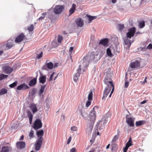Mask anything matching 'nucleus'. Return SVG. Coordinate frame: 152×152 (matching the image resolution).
Here are the masks:
<instances>
[{
  "label": "nucleus",
  "instance_id": "4c0bfd02",
  "mask_svg": "<svg viewBox=\"0 0 152 152\" xmlns=\"http://www.w3.org/2000/svg\"><path fill=\"white\" fill-rule=\"evenodd\" d=\"M43 53L42 51H41L39 54H37L36 58L38 59H39L41 58L42 56Z\"/></svg>",
  "mask_w": 152,
  "mask_h": 152
},
{
  "label": "nucleus",
  "instance_id": "423d86ee",
  "mask_svg": "<svg viewBox=\"0 0 152 152\" xmlns=\"http://www.w3.org/2000/svg\"><path fill=\"white\" fill-rule=\"evenodd\" d=\"M136 31L135 27L131 28L129 30L128 32L126 33V37L127 38L131 39L133 37Z\"/></svg>",
  "mask_w": 152,
  "mask_h": 152
},
{
  "label": "nucleus",
  "instance_id": "69168bd1",
  "mask_svg": "<svg viewBox=\"0 0 152 152\" xmlns=\"http://www.w3.org/2000/svg\"><path fill=\"white\" fill-rule=\"evenodd\" d=\"M3 53V50H0V56Z\"/></svg>",
  "mask_w": 152,
  "mask_h": 152
},
{
  "label": "nucleus",
  "instance_id": "f704fd0d",
  "mask_svg": "<svg viewBox=\"0 0 152 152\" xmlns=\"http://www.w3.org/2000/svg\"><path fill=\"white\" fill-rule=\"evenodd\" d=\"M36 93V89L35 88H33L29 91V93H31L32 96H34L35 95Z\"/></svg>",
  "mask_w": 152,
  "mask_h": 152
},
{
  "label": "nucleus",
  "instance_id": "09e8293b",
  "mask_svg": "<svg viewBox=\"0 0 152 152\" xmlns=\"http://www.w3.org/2000/svg\"><path fill=\"white\" fill-rule=\"evenodd\" d=\"M129 85V82H125V88H127Z\"/></svg>",
  "mask_w": 152,
  "mask_h": 152
},
{
  "label": "nucleus",
  "instance_id": "1a4fd4ad",
  "mask_svg": "<svg viewBox=\"0 0 152 152\" xmlns=\"http://www.w3.org/2000/svg\"><path fill=\"white\" fill-rule=\"evenodd\" d=\"M107 121H99L97 122L96 126L97 127L99 130H101L105 127Z\"/></svg>",
  "mask_w": 152,
  "mask_h": 152
},
{
  "label": "nucleus",
  "instance_id": "4468645a",
  "mask_svg": "<svg viewBox=\"0 0 152 152\" xmlns=\"http://www.w3.org/2000/svg\"><path fill=\"white\" fill-rule=\"evenodd\" d=\"M29 88L28 86L26 83H23L18 86L16 89L18 90H24Z\"/></svg>",
  "mask_w": 152,
  "mask_h": 152
},
{
  "label": "nucleus",
  "instance_id": "ddd939ff",
  "mask_svg": "<svg viewBox=\"0 0 152 152\" xmlns=\"http://www.w3.org/2000/svg\"><path fill=\"white\" fill-rule=\"evenodd\" d=\"M81 70V66H79L78 69L77 70V72L73 76V80L75 82H76L78 79V77L80 76V72Z\"/></svg>",
  "mask_w": 152,
  "mask_h": 152
},
{
  "label": "nucleus",
  "instance_id": "338daca9",
  "mask_svg": "<svg viewBox=\"0 0 152 152\" xmlns=\"http://www.w3.org/2000/svg\"><path fill=\"white\" fill-rule=\"evenodd\" d=\"M116 0H112V2L113 3H115L116 2Z\"/></svg>",
  "mask_w": 152,
  "mask_h": 152
},
{
  "label": "nucleus",
  "instance_id": "2eb2a0df",
  "mask_svg": "<svg viewBox=\"0 0 152 152\" xmlns=\"http://www.w3.org/2000/svg\"><path fill=\"white\" fill-rule=\"evenodd\" d=\"M53 67V64L51 62L46 63L43 66V68L45 70H47L48 69H51Z\"/></svg>",
  "mask_w": 152,
  "mask_h": 152
},
{
  "label": "nucleus",
  "instance_id": "6e6552de",
  "mask_svg": "<svg viewBox=\"0 0 152 152\" xmlns=\"http://www.w3.org/2000/svg\"><path fill=\"white\" fill-rule=\"evenodd\" d=\"M42 126V124L41 121L39 119H37L35 121L33 128L35 130H37L41 128Z\"/></svg>",
  "mask_w": 152,
  "mask_h": 152
},
{
  "label": "nucleus",
  "instance_id": "864d4df0",
  "mask_svg": "<svg viewBox=\"0 0 152 152\" xmlns=\"http://www.w3.org/2000/svg\"><path fill=\"white\" fill-rule=\"evenodd\" d=\"M45 18V17L44 16H41L40 17H39L38 19V20H44Z\"/></svg>",
  "mask_w": 152,
  "mask_h": 152
},
{
  "label": "nucleus",
  "instance_id": "5fc2aeb1",
  "mask_svg": "<svg viewBox=\"0 0 152 152\" xmlns=\"http://www.w3.org/2000/svg\"><path fill=\"white\" fill-rule=\"evenodd\" d=\"M148 101V100H144L143 101L141 102H140V104H144L146 103Z\"/></svg>",
  "mask_w": 152,
  "mask_h": 152
},
{
  "label": "nucleus",
  "instance_id": "a19ab883",
  "mask_svg": "<svg viewBox=\"0 0 152 152\" xmlns=\"http://www.w3.org/2000/svg\"><path fill=\"white\" fill-rule=\"evenodd\" d=\"M107 54L109 57H112V54L111 50L110 49L108 48L107 50Z\"/></svg>",
  "mask_w": 152,
  "mask_h": 152
},
{
  "label": "nucleus",
  "instance_id": "aec40b11",
  "mask_svg": "<svg viewBox=\"0 0 152 152\" xmlns=\"http://www.w3.org/2000/svg\"><path fill=\"white\" fill-rule=\"evenodd\" d=\"M11 150V147L7 146H3L1 149H0V152H8Z\"/></svg>",
  "mask_w": 152,
  "mask_h": 152
},
{
  "label": "nucleus",
  "instance_id": "9d476101",
  "mask_svg": "<svg viewBox=\"0 0 152 152\" xmlns=\"http://www.w3.org/2000/svg\"><path fill=\"white\" fill-rule=\"evenodd\" d=\"M25 35L23 33L20 34L15 38V42L16 43H18L21 42L25 39Z\"/></svg>",
  "mask_w": 152,
  "mask_h": 152
},
{
  "label": "nucleus",
  "instance_id": "f257e3e1",
  "mask_svg": "<svg viewBox=\"0 0 152 152\" xmlns=\"http://www.w3.org/2000/svg\"><path fill=\"white\" fill-rule=\"evenodd\" d=\"M106 76L104 80V83L107 85V87H112V90L109 96V97H110L114 90V85L113 84V81L111 79L113 73L109 71H108L106 72Z\"/></svg>",
  "mask_w": 152,
  "mask_h": 152
},
{
  "label": "nucleus",
  "instance_id": "412c9836",
  "mask_svg": "<svg viewBox=\"0 0 152 152\" xmlns=\"http://www.w3.org/2000/svg\"><path fill=\"white\" fill-rule=\"evenodd\" d=\"M13 46V42L12 41L11 39L9 40L6 44V47L7 48V49H9Z\"/></svg>",
  "mask_w": 152,
  "mask_h": 152
},
{
  "label": "nucleus",
  "instance_id": "ea45409f",
  "mask_svg": "<svg viewBox=\"0 0 152 152\" xmlns=\"http://www.w3.org/2000/svg\"><path fill=\"white\" fill-rule=\"evenodd\" d=\"M63 39V37L62 36L60 35H58L57 38V41L58 43H61Z\"/></svg>",
  "mask_w": 152,
  "mask_h": 152
},
{
  "label": "nucleus",
  "instance_id": "cd10ccee",
  "mask_svg": "<svg viewBox=\"0 0 152 152\" xmlns=\"http://www.w3.org/2000/svg\"><path fill=\"white\" fill-rule=\"evenodd\" d=\"M7 90L5 88H2L0 90V95L7 94Z\"/></svg>",
  "mask_w": 152,
  "mask_h": 152
},
{
  "label": "nucleus",
  "instance_id": "bf43d9fd",
  "mask_svg": "<svg viewBox=\"0 0 152 152\" xmlns=\"http://www.w3.org/2000/svg\"><path fill=\"white\" fill-rule=\"evenodd\" d=\"M24 136L23 135H22L20 137V140H23V139H24Z\"/></svg>",
  "mask_w": 152,
  "mask_h": 152
},
{
  "label": "nucleus",
  "instance_id": "c9c22d12",
  "mask_svg": "<svg viewBox=\"0 0 152 152\" xmlns=\"http://www.w3.org/2000/svg\"><path fill=\"white\" fill-rule=\"evenodd\" d=\"M34 133L33 130H31L29 134V137L30 139L34 137Z\"/></svg>",
  "mask_w": 152,
  "mask_h": 152
},
{
  "label": "nucleus",
  "instance_id": "4d7b16f0",
  "mask_svg": "<svg viewBox=\"0 0 152 152\" xmlns=\"http://www.w3.org/2000/svg\"><path fill=\"white\" fill-rule=\"evenodd\" d=\"M147 78V77H145V78L144 81L142 83V84H145V83H147V81H146V80Z\"/></svg>",
  "mask_w": 152,
  "mask_h": 152
},
{
  "label": "nucleus",
  "instance_id": "4be33fe9",
  "mask_svg": "<svg viewBox=\"0 0 152 152\" xmlns=\"http://www.w3.org/2000/svg\"><path fill=\"white\" fill-rule=\"evenodd\" d=\"M76 5L75 4H73L71 8L69 11V15H71L74 12L76 9Z\"/></svg>",
  "mask_w": 152,
  "mask_h": 152
},
{
  "label": "nucleus",
  "instance_id": "58836bf2",
  "mask_svg": "<svg viewBox=\"0 0 152 152\" xmlns=\"http://www.w3.org/2000/svg\"><path fill=\"white\" fill-rule=\"evenodd\" d=\"M93 93L92 90L90 92L88 96V100H92V99Z\"/></svg>",
  "mask_w": 152,
  "mask_h": 152
},
{
  "label": "nucleus",
  "instance_id": "13d9d810",
  "mask_svg": "<svg viewBox=\"0 0 152 152\" xmlns=\"http://www.w3.org/2000/svg\"><path fill=\"white\" fill-rule=\"evenodd\" d=\"M91 100H88L86 103V104H91Z\"/></svg>",
  "mask_w": 152,
  "mask_h": 152
},
{
  "label": "nucleus",
  "instance_id": "8fccbe9b",
  "mask_svg": "<svg viewBox=\"0 0 152 152\" xmlns=\"http://www.w3.org/2000/svg\"><path fill=\"white\" fill-rule=\"evenodd\" d=\"M71 139H72L71 137H69V138H68V141H67V144H69V143H70V142L71 141Z\"/></svg>",
  "mask_w": 152,
  "mask_h": 152
},
{
  "label": "nucleus",
  "instance_id": "bb28decb",
  "mask_svg": "<svg viewBox=\"0 0 152 152\" xmlns=\"http://www.w3.org/2000/svg\"><path fill=\"white\" fill-rule=\"evenodd\" d=\"M30 108L33 113H35L38 111L36 105H31Z\"/></svg>",
  "mask_w": 152,
  "mask_h": 152
},
{
  "label": "nucleus",
  "instance_id": "39448f33",
  "mask_svg": "<svg viewBox=\"0 0 152 152\" xmlns=\"http://www.w3.org/2000/svg\"><path fill=\"white\" fill-rule=\"evenodd\" d=\"M90 105H85L84 107V105H80L79 107V110L80 111L81 114L83 118H86L87 116V113L84 111L85 109H87Z\"/></svg>",
  "mask_w": 152,
  "mask_h": 152
},
{
  "label": "nucleus",
  "instance_id": "c756f323",
  "mask_svg": "<svg viewBox=\"0 0 152 152\" xmlns=\"http://www.w3.org/2000/svg\"><path fill=\"white\" fill-rule=\"evenodd\" d=\"M145 121H137L136 122V126H139L142 125L145 123Z\"/></svg>",
  "mask_w": 152,
  "mask_h": 152
},
{
  "label": "nucleus",
  "instance_id": "f3484780",
  "mask_svg": "<svg viewBox=\"0 0 152 152\" xmlns=\"http://www.w3.org/2000/svg\"><path fill=\"white\" fill-rule=\"evenodd\" d=\"M126 121L127 124L130 126H134V120L131 118H127V116L126 117Z\"/></svg>",
  "mask_w": 152,
  "mask_h": 152
},
{
  "label": "nucleus",
  "instance_id": "2f4dec72",
  "mask_svg": "<svg viewBox=\"0 0 152 152\" xmlns=\"http://www.w3.org/2000/svg\"><path fill=\"white\" fill-rule=\"evenodd\" d=\"M124 42L125 45H128L129 48L131 44V41L128 39H124Z\"/></svg>",
  "mask_w": 152,
  "mask_h": 152
},
{
  "label": "nucleus",
  "instance_id": "7ed1b4c3",
  "mask_svg": "<svg viewBox=\"0 0 152 152\" xmlns=\"http://www.w3.org/2000/svg\"><path fill=\"white\" fill-rule=\"evenodd\" d=\"M98 54H95L94 52H92L90 54H87L83 58V64L86 67H87L91 61L94 60Z\"/></svg>",
  "mask_w": 152,
  "mask_h": 152
},
{
  "label": "nucleus",
  "instance_id": "e2e57ef3",
  "mask_svg": "<svg viewBox=\"0 0 152 152\" xmlns=\"http://www.w3.org/2000/svg\"><path fill=\"white\" fill-rule=\"evenodd\" d=\"M46 14H47L46 12H43L42 14V15L43 16L45 17V15H46Z\"/></svg>",
  "mask_w": 152,
  "mask_h": 152
},
{
  "label": "nucleus",
  "instance_id": "5701e85b",
  "mask_svg": "<svg viewBox=\"0 0 152 152\" xmlns=\"http://www.w3.org/2000/svg\"><path fill=\"white\" fill-rule=\"evenodd\" d=\"M109 40L107 38H105L101 40L99 42V44H102L104 46L106 45L108 42Z\"/></svg>",
  "mask_w": 152,
  "mask_h": 152
},
{
  "label": "nucleus",
  "instance_id": "f03ea898",
  "mask_svg": "<svg viewBox=\"0 0 152 152\" xmlns=\"http://www.w3.org/2000/svg\"><path fill=\"white\" fill-rule=\"evenodd\" d=\"M37 134L38 137L35 142V150L38 151L40 149L44 140L42 137L44 134L43 131L41 130L37 131Z\"/></svg>",
  "mask_w": 152,
  "mask_h": 152
},
{
  "label": "nucleus",
  "instance_id": "052dcab7",
  "mask_svg": "<svg viewBox=\"0 0 152 152\" xmlns=\"http://www.w3.org/2000/svg\"><path fill=\"white\" fill-rule=\"evenodd\" d=\"M73 47H71L70 48V49H69V52H71L72 51V50H73Z\"/></svg>",
  "mask_w": 152,
  "mask_h": 152
},
{
  "label": "nucleus",
  "instance_id": "3c124183",
  "mask_svg": "<svg viewBox=\"0 0 152 152\" xmlns=\"http://www.w3.org/2000/svg\"><path fill=\"white\" fill-rule=\"evenodd\" d=\"M129 147L126 145L125 147L124 148L123 151L124 152H127V151L128 150Z\"/></svg>",
  "mask_w": 152,
  "mask_h": 152
},
{
  "label": "nucleus",
  "instance_id": "6e6d98bb",
  "mask_svg": "<svg viewBox=\"0 0 152 152\" xmlns=\"http://www.w3.org/2000/svg\"><path fill=\"white\" fill-rule=\"evenodd\" d=\"M54 74V73H52V74L50 75V80H52Z\"/></svg>",
  "mask_w": 152,
  "mask_h": 152
},
{
  "label": "nucleus",
  "instance_id": "79ce46f5",
  "mask_svg": "<svg viewBox=\"0 0 152 152\" xmlns=\"http://www.w3.org/2000/svg\"><path fill=\"white\" fill-rule=\"evenodd\" d=\"M34 29V26L33 24H31L29 26H28L27 28V29L29 32H31L33 31Z\"/></svg>",
  "mask_w": 152,
  "mask_h": 152
},
{
  "label": "nucleus",
  "instance_id": "603ef678",
  "mask_svg": "<svg viewBox=\"0 0 152 152\" xmlns=\"http://www.w3.org/2000/svg\"><path fill=\"white\" fill-rule=\"evenodd\" d=\"M76 151V148H73L70 150V152H75Z\"/></svg>",
  "mask_w": 152,
  "mask_h": 152
},
{
  "label": "nucleus",
  "instance_id": "0eeeda50",
  "mask_svg": "<svg viewBox=\"0 0 152 152\" xmlns=\"http://www.w3.org/2000/svg\"><path fill=\"white\" fill-rule=\"evenodd\" d=\"M64 9V7L63 5H56L53 9V12L56 14H61Z\"/></svg>",
  "mask_w": 152,
  "mask_h": 152
},
{
  "label": "nucleus",
  "instance_id": "e433bc0d",
  "mask_svg": "<svg viewBox=\"0 0 152 152\" xmlns=\"http://www.w3.org/2000/svg\"><path fill=\"white\" fill-rule=\"evenodd\" d=\"M119 137V136L118 135H115L113 139L112 142L113 143L115 142L118 140Z\"/></svg>",
  "mask_w": 152,
  "mask_h": 152
},
{
  "label": "nucleus",
  "instance_id": "393cba45",
  "mask_svg": "<svg viewBox=\"0 0 152 152\" xmlns=\"http://www.w3.org/2000/svg\"><path fill=\"white\" fill-rule=\"evenodd\" d=\"M42 76H40L39 78V82L44 84L46 81V77L45 76H43L42 74H41Z\"/></svg>",
  "mask_w": 152,
  "mask_h": 152
},
{
  "label": "nucleus",
  "instance_id": "473e14b6",
  "mask_svg": "<svg viewBox=\"0 0 152 152\" xmlns=\"http://www.w3.org/2000/svg\"><path fill=\"white\" fill-rule=\"evenodd\" d=\"M132 145V138L131 137H130L129 138V141L126 143V145L129 148Z\"/></svg>",
  "mask_w": 152,
  "mask_h": 152
},
{
  "label": "nucleus",
  "instance_id": "7c9ffc66",
  "mask_svg": "<svg viewBox=\"0 0 152 152\" xmlns=\"http://www.w3.org/2000/svg\"><path fill=\"white\" fill-rule=\"evenodd\" d=\"M118 29L120 31H121L125 27L123 24H118Z\"/></svg>",
  "mask_w": 152,
  "mask_h": 152
},
{
  "label": "nucleus",
  "instance_id": "a18cd8bd",
  "mask_svg": "<svg viewBox=\"0 0 152 152\" xmlns=\"http://www.w3.org/2000/svg\"><path fill=\"white\" fill-rule=\"evenodd\" d=\"M17 81H16L10 84L9 85V87L11 88H13L17 85Z\"/></svg>",
  "mask_w": 152,
  "mask_h": 152
},
{
  "label": "nucleus",
  "instance_id": "de8ad7c7",
  "mask_svg": "<svg viewBox=\"0 0 152 152\" xmlns=\"http://www.w3.org/2000/svg\"><path fill=\"white\" fill-rule=\"evenodd\" d=\"M152 48V44H150L147 46V49H149Z\"/></svg>",
  "mask_w": 152,
  "mask_h": 152
},
{
  "label": "nucleus",
  "instance_id": "72a5a7b5",
  "mask_svg": "<svg viewBox=\"0 0 152 152\" xmlns=\"http://www.w3.org/2000/svg\"><path fill=\"white\" fill-rule=\"evenodd\" d=\"M145 26V23L144 20H142L139 22V26L140 28H143Z\"/></svg>",
  "mask_w": 152,
  "mask_h": 152
},
{
  "label": "nucleus",
  "instance_id": "a878e982",
  "mask_svg": "<svg viewBox=\"0 0 152 152\" xmlns=\"http://www.w3.org/2000/svg\"><path fill=\"white\" fill-rule=\"evenodd\" d=\"M36 83L37 78H34L30 81L29 84V85L31 86H33L36 84Z\"/></svg>",
  "mask_w": 152,
  "mask_h": 152
},
{
  "label": "nucleus",
  "instance_id": "b1692460",
  "mask_svg": "<svg viewBox=\"0 0 152 152\" xmlns=\"http://www.w3.org/2000/svg\"><path fill=\"white\" fill-rule=\"evenodd\" d=\"M27 112V113L28 117L29 119V123L30 124H31L32 120L33 117V115L32 114L30 110H28Z\"/></svg>",
  "mask_w": 152,
  "mask_h": 152
},
{
  "label": "nucleus",
  "instance_id": "37998d69",
  "mask_svg": "<svg viewBox=\"0 0 152 152\" xmlns=\"http://www.w3.org/2000/svg\"><path fill=\"white\" fill-rule=\"evenodd\" d=\"M88 20L90 21L96 19L97 18L96 16H92L91 15L88 16Z\"/></svg>",
  "mask_w": 152,
  "mask_h": 152
},
{
  "label": "nucleus",
  "instance_id": "0e129e2a",
  "mask_svg": "<svg viewBox=\"0 0 152 152\" xmlns=\"http://www.w3.org/2000/svg\"><path fill=\"white\" fill-rule=\"evenodd\" d=\"M110 144H108L107 146H106V148L107 149H108L109 148V147H110Z\"/></svg>",
  "mask_w": 152,
  "mask_h": 152
},
{
  "label": "nucleus",
  "instance_id": "c03bdc74",
  "mask_svg": "<svg viewBox=\"0 0 152 152\" xmlns=\"http://www.w3.org/2000/svg\"><path fill=\"white\" fill-rule=\"evenodd\" d=\"M8 76V75L4 74H1L0 75V80H2L4 79L7 78Z\"/></svg>",
  "mask_w": 152,
  "mask_h": 152
},
{
  "label": "nucleus",
  "instance_id": "774afa93",
  "mask_svg": "<svg viewBox=\"0 0 152 152\" xmlns=\"http://www.w3.org/2000/svg\"><path fill=\"white\" fill-rule=\"evenodd\" d=\"M151 24H152V19L151 20Z\"/></svg>",
  "mask_w": 152,
  "mask_h": 152
},
{
  "label": "nucleus",
  "instance_id": "6ab92c4d",
  "mask_svg": "<svg viewBox=\"0 0 152 152\" xmlns=\"http://www.w3.org/2000/svg\"><path fill=\"white\" fill-rule=\"evenodd\" d=\"M75 23L79 27H82L83 25V22L80 18H78L75 20Z\"/></svg>",
  "mask_w": 152,
  "mask_h": 152
},
{
  "label": "nucleus",
  "instance_id": "f8f14e48",
  "mask_svg": "<svg viewBox=\"0 0 152 152\" xmlns=\"http://www.w3.org/2000/svg\"><path fill=\"white\" fill-rule=\"evenodd\" d=\"M111 89L112 90V87H107L105 88L103 96L102 98V99L107 97Z\"/></svg>",
  "mask_w": 152,
  "mask_h": 152
},
{
  "label": "nucleus",
  "instance_id": "49530a36",
  "mask_svg": "<svg viewBox=\"0 0 152 152\" xmlns=\"http://www.w3.org/2000/svg\"><path fill=\"white\" fill-rule=\"evenodd\" d=\"M70 129L72 131H77V127L76 126H72L71 127Z\"/></svg>",
  "mask_w": 152,
  "mask_h": 152
},
{
  "label": "nucleus",
  "instance_id": "9b49d317",
  "mask_svg": "<svg viewBox=\"0 0 152 152\" xmlns=\"http://www.w3.org/2000/svg\"><path fill=\"white\" fill-rule=\"evenodd\" d=\"M16 146L18 149H22L25 148L26 144L23 141H19L16 143Z\"/></svg>",
  "mask_w": 152,
  "mask_h": 152
},
{
  "label": "nucleus",
  "instance_id": "a211bd4d",
  "mask_svg": "<svg viewBox=\"0 0 152 152\" xmlns=\"http://www.w3.org/2000/svg\"><path fill=\"white\" fill-rule=\"evenodd\" d=\"M140 62L137 60L131 63L130 66L132 69H134L140 66Z\"/></svg>",
  "mask_w": 152,
  "mask_h": 152
},
{
  "label": "nucleus",
  "instance_id": "c85d7f7f",
  "mask_svg": "<svg viewBox=\"0 0 152 152\" xmlns=\"http://www.w3.org/2000/svg\"><path fill=\"white\" fill-rule=\"evenodd\" d=\"M46 87V85H42L41 87V88L39 91V94L40 95H41L42 94L44 91Z\"/></svg>",
  "mask_w": 152,
  "mask_h": 152
},
{
  "label": "nucleus",
  "instance_id": "dca6fc26",
  "mask_svg": "<svg viewBox=\"0 0 152 152\" xmlns=\"http://www.w3.org/2000/svg\"><path fill=\"white\" fill-rule=\"evenodd\" d=\"M3 70L5 73L10 74L12 72L13 69L8 66H6L3 67Z\"/></svg>",
  "mask_w": 152,
  "mask_h": 152
},
{
  "label": "nucleus",
  "instance_id": "680f3d73",
  "mask_svg": "<svg viewBox=\"0 0 152 152\" xmlns=\"http://www.w3.org/2000/svg\"><path fill=\"white\" fill-rule=\"evenodd\" d=\"M117 135H118L119 136V134L120 133V131L119 129H118L117 130Z\"/></svg>",
  "mask_w": 152,
  "mask_h": 152
},
{
  "label": "nucleus",
  "instance_id": "20e7f679",
  "mask_svg": "<svg viewBox=\"0 0 152 152\" xmlns=\"http://www.w3.org/2000/svg\"><path fill=\"white\" fill-rule=\"evenodd\" d=\"M98 107L97 106H95L92 110L90 111L89 114V118L91 123L94 124L96 119V115L95 109H98Z\"/></svg>",
  "mask_w": 152,
  "mask_h": 152
}]
</instances>
